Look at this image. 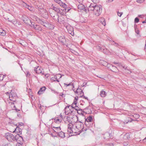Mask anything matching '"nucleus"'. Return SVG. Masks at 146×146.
<instances>
[{
	"instance_id": "f257e3e1",
	"label": "nucleus",
	"mask_w": 146,
	"mask_h": 146,
	"mask_svg": "<svg viewBox=\"0 0 146 146\" xmlns=\"http://www.w3.org/2000/svg\"><path fill=\"white\" fill-rule=\"evenodd\" d=\"M86 130V128H85L84 127V124L81 121L77 122L74 124L70 123L68 125L67 131L70 133H77L78 132L80 133Z\"/></svg>"
},
{
	"instance_id": "f03ea898",
	"label": "nucleus",
	"mask_w": 146,
	"mask_h": 146,
	"mask_svg": "<svg viewBox=\"0 0 146 146\" xmlns=\"http://www.w3.org/2000/svg\"><path fill=\"white\" fill-rule=\"evenodd\" d=\"M89 11H93V14L97 16H99L102 11V7L101 5L91 3L88 7Z\"/></svg>"
},
{
	"instance_id": "7ed1b4c3",
	"label": "nucleus",
	"mask_w": 146,
	"mask_h": 146,
	"mask_svg": "<svg viewBox=\"0 0 146 146\" xmlns=\"http://www.w3.org/2000/svg\"><path fill=\"white\" fill-rule=\"evenodd\" d=\"M40 24L50 29H52L54 28V26L53 25L50 23L46 21H44L43 20H42Z\"/></svg>"
},
{
	"instance_id": "20e7f679",
	"label": "nucleus",
	"mask_w": 146,
	"mask_h": 146,
	"mask_svg": "<svg viewBox=\"0 0 146 146\" xmlns=\"http://www.w3.org/2000/svg\"><path fill=\"white\" fill-rule=\"evenodd\" d=\"M65 113L66 115H70L72 114L74 110L72 106L66 107L64 109Z\"/></svg>"
},
{
	"instance_id": "39448f33",
	"label": "nucleus",
	"mask_w": 146,
	"mask_h": 146,
	"mask_svg": "<svg viewBox=\"0 0 146 146\" xmlns=\"http://www.w3.org/2000/svg\"><path fill=\"white\" fill-rule=\"evenodd\" d=\"M5 137L9 141H13L14 138V135L11 133L9 132L6 133L5 134Z\"/></svg>"
},
{
	"instance_id": "423d86ee",
	"label": "nucleus",
	"mask_w": 146,
	"mask_h": 146,
	"mask_svg": "<svg viewBox=\"0 0 146 146\" xmlns=\"http://www.w3.org/2000/svg\"><path fill=\"white\" fill-rule=\"evenodd\" d=\"M32 20L34 21H36L37 22L40 24L42 21V19H40L37 17L36 16L34 15H31L30 16Z\"/></svg>"
},
{
	"instance_id": "0eeeda50",
	"label": "nucleus",
	"mask_w": 146,
	"mask_h": 146,
	"mask_svg": "<svg viewBox=\"0 0 146 146\" xmlns=\"http://www.w3.org/2000/svg\"><path fill=\"white\" fill-rule=\"evenodd\" d=\"M30 26L31 27L38 31H41L42 30L41 27L40 26L36 24L35 25L34 23H31Z\"/></svg>"
},
{
	"instance_id": "6e6552de",
	"label": "nucleus",
	"mask_w": 146,
	"mask_h": 146,
	"mask_svg": "<svg viewBox=\"0 0 146 146\" xmlns=\"http://www.w3.org/2000/svg\"><path fill=\"white\" fill-rule=\"evenodd\" d=\"M16 140L18 142L19 141H21L23 140V138L22 136L19 135V134H17L15 136L14 135V138L13 141Z\"/></svg>"
},
{
	"instance_id": "1a4fd4ad",
	"label": "nucleus",
	"mask_w": 146,
	"mask_h": 146,
	"mask_svg": "<svg viewBox=\"0 0 146 146\" xmlns=\"http://www.w3.org/2000/svg\"><path fill=\"white\" fill-rule=\"evenodd\" d=\"M51 130L52 129V130L53 131V132H54L56 133L57 135L58 133H59V132L60 131L61 129L60 127H53L52 128L50 129Z\"/></svg>"
},
{
	"instance_id": "9d476101",
	"label": "nucleus",
	"mask_w": 146,
	"mask_h": 146,
	"mask_svg": "<svg viewBox=\"0 0 146 146\" xmlns=\"http://www.w3.org/2000/svg\"><path fill=\"white\" fill-rule=\"evenodd\" d=\"M51 135L52 136L55 137H56L57 136H58L62 138H64L65 137V133L62 131L61 130L59 132V133L57 135L56 134L54 135H53V134L52 133L51 134Z\"/></svg>"
},
{
	"instance_id": "9b49d317",
	"label": "nucleus",
	"mask_w": 146,
	"mask_h": 146,
	"mask_svg": "<svg viewBox=\"0 0 146 146\" xmlns=\"http://www.w3.org/2000/svg\"><path fill=\"white\" fill-rule=\"evenodd\" d=\"M41 70L42 68H35V71L37 74H42V75H44V74L43 72H42Z\"/></svg>"
},
{
	"instance_id": "f8f14e48",
	"label": "nucleus",
	"mask_w": 146,
	"mask_h": 146,
	"mask_svg": "<svg viewBox=\"0 0 146 146\" xmlns=\"http://www.w3.org/2000/svg\"><path fill=\"white\" fill-rule=\"evenodd\" d=\"M109 67L110 70L113 72H117L118 70L117 68L115 66L111 64L110 65Z\"/></svg>"
},
{
	"instance_id": "ddd939ff",
	"label": "nucleus",
	"mask_w": 146,
	"mask_h": 146,
	"mask_svg": "<svg viewBox=\"0 0 146 146\" xmlns=\"http://www.w3.org/2000/svg\"><path fill=\"white\" fill-rule=\"evenodd\" d=\"M39 13L41 14V15L42 16H44V15H47V13L46 12V11L44 9H42L41 10H39Z\"/></svg>"
},
{
	"instance_id": "4468645a",
	"label": "nucleus",
	"mask_w": 146,
	"mask_h": 146,
	"mask_svg": "<svg viewBox=\"0 0 146 146\" xmlns=\"http://www.w3.org/2000/svg\"><path fill=\"white\" fill-rule=\"evenodd\" d=\"M46 88L44 86H43L40 88V90H39L38 92V94L40 95L42 94L46 90Z\"/></svg>"
},
{
	"instance_id": "2eb2a0df",
	"label": "nucleus",
	"mask_w": 146,
	"mask_h": 146,
	"mask_svg": "<svg viewBox=\"0 0 146 146\" xmlns=\"http://www.w3.org/2000/svg\"><path fill=\"white\" fill-rule=\"evenodd\" d=\"M57 18L58 22L60 23H62L64 22L63 18L61 16L60 18L59 17L58 15H56Z\"/></svg>"
},
{
	"instance_id": "dca6fc26",
	"label": "nucleus",
	"mask_w": 146,
	"mask_h": 146,
	"mask_svg": "<svg viewBox=\"0 0 146 146\" xmlns=\"http://www.w3.org/2000/svg\"><path fill=\"white\" fill-rule=\"evenodd\" d=\"M25 5H24V6H25L26 8L28 9L29 10L31 11H34V7L30 6L29 5H27L25 3H24Z\"/></svg>"
},
{
	"instance_id": "f3484780",
	"label": "nucleus",
	"mask_w": 146,
	"mask_h": 146,
	"mask_svg": "<svg viewBox=\"0 0 146 146\" xmlns=\"http://www.w3.org/2000/svg\"><path fill=\"white\" fill-rule=\"evenodd\" d=\"M98 21L100 22L104 26H105L106 25L105 19L104 18H101L98 19Z\"/></svg>"
},
{
	"instance_id": "a211bd4d",
	"label": "nucleus",
	"mask_w": 146,
	"mask_h": 146,
	"mask_svg": "<svg viewBox=\"0 0 146 146\" xmlns=\"http://www.w3.org/2000/svg\"><path fill=\"white\" fill-rule=\"evenodd\" d=\"M71 119L72 120V121L74 122H75V123H76L77 122H78V117L76 115L73 116L72 117H71Z\"/></svg>"
},
{
	"instance_id": "6ab92c4d",
	"label": "nucleus",
	"mask_w": 146,
	"mask_h": 146,
	"mask_svg": "<svg viewBox=\"0 0 146 146\" xmlns=\"http://www.w3.org/2000/svg\"><path fill=\"white\" fill-rule=\"evenodd\" d=\"M51 8L57 12L58 13L60 11L59 8L56 6H55L53 5H52Z\"/></svg>"
},
{
	"instance_id": "aec40b11",
	"label": "nucleus",
	"mask_w": 146,
	"mask_h": 146,
	"mask_svg": "<svg viewBox=\"0 0 146 146\" xmlns=\"http://www.w3.org/2000/svg\"><path fill=\"white\" fill-rule=\"evenodd\" d=\"M90 122H88V121L85 119V125L86 126V127L85 128H86V130L88 129L90 127Z\"/></svg>"
},
{
	"instance_id": "412c9836",
	"label": "nucleus",
	"mask_w": 146,
	"mask_h": 146,
	"mask_svg": "<svg viewBox=\"0 0 146 146\" xmlns=\"http://www.w3.org/2000/svg\"><path fill=\"white\" fill-rule=\"evenodd\" d=\"M100 96L102 97H104L106 95V93L104 90H102L100 94Z\"/></svg>"
},
{
	"instance_id": "4be33fe9",
	"label": "nucleus",
	"mask_w": 146,
	"mask_h": 146,
	"mask_svg": "<svg viewBox=\"0 0 146 146\" xmlns=\"http://www.w3.org/2000/svg\"><path fill=\"white\" fill-rule=\"evenodd\" d=\"M85 119L88 121V122H90L91 123V122L93 121V119L92 117L91 116H90L89 117H88L87 118H85Z\"/></svg>"
},
{
	"instance_id": "5701e85b",
	"label": "nucleus",
	"mask_w": 146,
	"mask_h": 146,
	"mask_svg": "<svg viewBox=\"0 0 146 146\" xmlns=\"http://www.w3.org/2000/svg\"><path fill=\"white\" fill-rule=\"evenodd\" d=\"M72 106L74 109V108L75 110L77 111L79 110L80 109V108H79L77 105V104H74H74H72Z\"/></svg>"
},
{
	"instance_id": "b1692460",
	"label": "nucleus",
	"mask_w": 146,
	"mask_h": 146,
	"mask_svg": "<svg viewBox=\"0 0 146 146\" xmlns=\"http://www.w3.org/2000/svg\"><path fill=\"white\" fill-rule=\"evenodd\" d=\"M61 119H59L58 117H56L54 119V121L56 123L59 124L62 121Z\"/></svg>"
},
{
	"instance_id": "393cba45",
	"label": "nucleus",
	"mask_w": 146,
	"mask_h": 146,
	"mask_svg": "<svg viewBox=\"0 0 146 146\" xmlns=\"http://www.w3.org/2000/svg\"><path fill=\"white\" fill-rule=\"evenodd\" d=\"M77 111V113L78 114H79L81 116H82L83 118L84 119H85V116H84L83 113V111L82 110H79Z\"/></svg>"
},
{
	"instance_id": "a878e982",
	"label": "nucleus",
	"mask_w": 146,
	"mask_h": 146,
	"mask_svg": "<svg viewBox=\"0 0 146 146\" xmlns=\"http://www.w3.org/2000/svg\"><path fill=\"white\" fill-rule=\"evenodd\" d=\"M9 103H11V107L12 108V109L13 110H16L17 111H19L20 110H17V109L16 108V107L14 105V104L13 102H9Z\"/></svg>"
},
{
	"instance_id": "bb28decb",
	"label": "nucleus",
	"mask_w": 146,
	"mask_h": 146,
	"mask_svg": "<svg viewBox=\"0 0 146 146\" xmlns=\"http://www.w3.org/2000/svg\"><path fill=\"white\" fill-rule=\"evenodd\" d=\"M82 3H80L78 6V7L80 9H83L84 8V5H83Z\"/></svg>"
},
{
	"instance_id": "cd10ccee",
	"label": "nucleus",
	"mask_w": 146,
	"mask_h": 146,
	"mask_svg": "<svg viewBox=\"0 0 146 146\" xmlns=\"http://www.w3.org/2000/svg\"><path fill=\"white\" fill-rule=\"evenodd\" d=\"M6 32L2 29H0V35L3 36L5 35Z\"/></svg>"
},
{
	"instance_id": "c85d7f7f",
	"label": "nucleus",
	"mask_w": 146,
	"mask_h": 146,
	"mask_svg": "<svg viewBox=\"0 0 146 146\" xmlns=\"http://www.w3.org/2000/svg\"><path fill=\"white\" fill-rule=\"evenodd\" d=\"M65 118L67 120V121H68V122L70 123L72 122L71 117H70V116H66L65 117Z\"/></svg>"
},
{
	"instance_id": "c756f323",
	"label": "nucleus",
	"mask_w": 146,
	"mask_h": 146,
	"mask_svg": "<svg viewBox=\"0 0 146 146\" xmlns=\"http://www.w3.org/2000/svg\"><path fill=\"white\" fill-rule=\"evenodd\" d=\"M60 6H62L63 7L65 8H66L67 6V5L64 3H62L61 1L59 3Z\"/></svg>"
},
{
	"instance_id": "7c9ffc66",
	"label": "nucleus",
	"mask_w": 146,
	"mask_h": 146,
	"mask_svg": "<svg viewBox=\"0 0 146 146\" xmlns=\"http://www.w3.org/2000/svg\"><path fill=\"white\" fill-rule=\"evenodd\" d=\"M51 79V80H53L54 81L56 80L57 82H59L58 79H57V76H55L54 77H52Z\"/></svg>"
},
{
	"instance_id": "2f4dec72",
	"label": "nucleus",
	"mask_w": 146,
	"mask_h": 146,
	"mask_svg": "<svg viewBox=\"0 0 146 146\" xmlns=\"http://www.w3.org/2000/svg\"><path fill=\"white\" fill-rule=\"evenodd\" d=\"M64 84L65 85H66V86H71V88L72 89L73 88H74V86L73 85V84L72 83H70L69 84H66L65 83H64Z\"/></svg>"
},
{
	"instance_id": "473e14b6",
	"label": "nucleus",
	"mask_w": 146,
	"mask_h": 146,
	"mask_svg": "<svg viewBox=\"0 0 146 146\" xmlns=\"http://www.w3.org/2000/svg\"><path fill=\"white\" fill-rule=\"evenodd\" d=\"M68 32L69 34H70L72 36L74 35V32L73 31V29L72 28L71 29V30H68Z\"/></svg>"
},
{
	"instance_id": "72a5a7b5",
	"label": "nucleus",
	"mask_w": 146,
	"mask_h": 146,
	"mask_svg": "<svg viewBox=\"0 0 146 146\" xmlns=\"http://www.w3.org/2000/svg\"><path fill=\"white\" fill-rule=\"evenodd\" d=\"M74 91L75 92V93L78 94L80 93V92H82V90L80 88H78L75 91L74 90Z\"/></svg>"
},
{
	"instance_id": "f704fd0d",
	"label": "nucleus",
	"mask_w": 146,
	"mask_h": 146,
	"mask_svg": "<svg viewBox=\"0 0 146 146\" xmlns=\"http://www.w3.org/2000/svg\"><path fill=\"white\" fill-rule=\"evenodd\" d=\"M36 8L38 9L39 11V10H41L42 9H44L43 7V6H41V5H36Z\"/></svg>"
},
{
	"instance_id": "c9c22d12",
	"label": "nucleus",
	"mask_w": 146,
	"mask_h": 146,
	"mask_svg": "<svg viewBox=\"0 0 146 146\" xmlns=\"http://www.w3.org/2000/svg\"><path fill=\"white\" fill-rule=\"evenodd\" d=\"M78 97L77 96L76 97L74 100V102L72 104H74H74H77V101L78 100Z\"/></svg>"
},
{
	"instance_id": "e433bc0d",
	"label": "nucleus",
	"mask_w": 146,
	"mask_h": 146,
	"mask_svg": "<svg viewBox=\"0 0 146 146\" xmlns=\"http://www.w3.org/2000/svg\"><path fill=\"white\" fill-rule=\"evenodd\" d=\"M125 72L127 73L130 74L131 72V71L129 70L127 67L125 68Z\"/></svg>"
},
{
	"instance_id": "4c0bfd02",
	"label": "nucleus",
	"mask_w": 146,
	"mask_h": 146,
	"mask_svg": "<svg viewBox=\"0 0 146 146\" xmlns=\"http://www.w3.org/2000/svg\"><path fill=\"white\" fill-rule=\"evenodd\" d=\"M103 52L105 54H107L108 53V51L107 49H104L103 51Z\"/></svg>"
},
{
	"instance_id": "58836bf2",
	"label": "nucleus",
	"mask_w": 146,
	"mask_h": 146,
	"mask_svg": "<svg viewBox=\"0 0 146 146\" xmlns=\"http://www.w3.org/2000/svg\"><path fill=\"white\" fill-rule=\"evenodd\" d=\"M139 21V19L137 17H136L134 20V22L135 23H138Z\"/></svg>"
},
{
	"instance_id": "ea45409f",
	"label": "nucleus",
	"mask_w": 146,
	"mask_h": 146,
	"mask_svg": "<svg viewBox=\"0 0 146 146\" xmlns=\"http://www.w3.org/2000/svg\"><path fill=\"white\" fill-rule=\"evenodd\" d=\"M64 40V38H63V37L62 38V37H61L59 38V40L62 42H63Z\"/></svg>"
},
{
	"instance_id": "a19ab883",
	"label": "nucleus",
	"mask_w": 146,
	"mask_h": 146,
	"mask_svg": "<svg viewBox=\"0 0 146 146\" xmlns=\"http://www.w3.org/2000/svg\"><path fill=\"white\" fill-rule=\"evenodd\" d=\"M124 137H126L128 139L129 137V134L128 133L124 135Z\"/></svg>"
},
{
	"instance_id": "79ce46f5",
	"label": "nucleus",
	"mask_w": 146,
	"mask_h": 146,
	"mask_svg": "<svg viewBox=\"0 0 146 146\" xmlns=\"http://www.w3.org/2000/svg\"><path fill=\"white\" fill-rule=\"evenodd\" d=\"M144 0H137V2L139 3H142L144 2Z\"/></svg>"
},
{
	"instance_id": "37998d69",
	"label": "nucleus",
	"mask_w": 146,
	"mask_h": 146,
	"mask_svg": "<svg viewBox=\"0 0 146 146\" xmlns=\"http://www.w3.org/2000/svg\"><path fill=\"white\" fill-rule=\"evenodd\" d=\"M135 33L137 34H139V30L137 28H135Z\"/></svg>"
},
{
	"instance_id": "c03bdc74",
	"label": "nucleus",
	"mask_w": 146,
	"mask_h": 146,
	"mask_svg": "<svg viewBox=\"0 0 146 146\" xmlns=\"http://www.w3.org/2000/svg\"><path fill=\"white\" fill-rule=\"evenodd\" d=\"M56 15H56L55 16L53 15H51V17H52L53 19L54 20H56V19H57V18L56 17Z\"/></svg>"
},
{
	"instance_id": "a18cd8bd",
	"label": "nucleus",
	"mask_w": 146,
	"mask_h": 146,
	"mask_svg": "<svg viewBox=\"0 0 146 146\" xmlns=\"http://www.w3.org/2000/svg\"><path fill=\"white\" fill-rule=\"evenodd\" d=\"M11 23H13L14 25H16L17 23V22L16 21V20H13L11 21Z\"/></svg>"
},
{
	"instance_id": "49530a36",
	"label": "nucleus",
	"mask_w": 146,
	"mask_h": 146,
	"mask_svg": "<svg viewBox=\"0 0 146 146\" xmlns=\"http://www.w3.org/2000/svg\"><path fill=\"white\" fill-rule=\"evenodd\" d=\"M13 97V96L12 94H11L9 95V98L11 100H12Z\"/></svg>"
},
{
	"instance_id": "de8ad7c7",
	"label": "nucleus",
	"mask_w": 146,
	"mask_h": 146,
	"mask_svg": "<svg viewBox=\"0 0 146 146\" xmlns=\"http://www.w3.org/2000/svg\"><path fill=\"white\" fill-rule=\"evenodd\" d=\"M110 40V41H112L113 43V44H116V46H117V45H118V44L117 43H116L114 41L112 40L111 39V40Z\"/></svg>"
},
{
	"instance_id": "09e8293b",
	"label": "nucleus",
	"mask_w": 146,
	"mask_h": 146,
	"mask_svg": "<svg viewBox=\"0 0 146 146\" xmlns=\"http://www.w3.org/2000/svg\"><path fill=\"white\" fill-rule=\"evenodd\" d=\"M133 116L134 117L137 118H138L139 117V115L137 114H134V115H133Z\"/></svg>"
},
{
	"instance_id": "8fccbe9b",
	"label": "nucleus",
	"mask_w": 146,
	"mask_h": 146,
	"mask_svg": "<svg viewBox=\"0 0 146 146\" xmlns=\"http://www.w3.org/2000/svg\"><path fill=\"white\" fill-rule=\"evenodd\" d=\"M97 48L99 50H102V49L101 46H100L99 45H98L96 46Z\"/></svg>"
},
{
	"instance_id": "3c124183",
	"label": "nucleus",
	"mask_w": 146,
	"mask_h": 146,
	"mask_svg": "<svg viewBox=\"0 0 146 146\" xmlns=\"http://www.w3.org/2000/svg\"><path fill=\"white\" fill-rule=\"evenodd\" d=\"M122 14L123 13L122 12L119 13L118 11L117 12V15L119 17H121V16Z\"/></svg>"
},
{
	"instance_id": "603ef678",
	"label": "nucleus",
	"mask_w": 146,
	"mask_h": 146,
	"mask_svg": "<svg viewBox=\"0 0 146 146\" xmlns=\"http://www.w3.org/2000/svg\"><path fill=\"white\" fill-rule=\"evenodd\" d=\"M51 91L54 93H56H56H57L58 92H57L55 90H54L53 89H51Z\"/></svg>"
},
{
	"instance_id": "864d4df0",
	"label": "nucleus",
	"mask_w": 146,
	"mask_h": 146,
	"mask_svg": "<svg viewBox=\"0 0 146 146\" xmlns=\"http://www.w3.org/2000/svg\"><path fill=\"white\" fill-rule=\"evenodd\" d=\"M79 3H82L83 1L84 0H76Z\"/></svg>"
},
{
	"instance_id": "5fc2aeb1",
	"label": "nucleus",
	"mask_w": 146,
	"mask_h": 146,
	"mask_svg": "<svg viewBox=\"0 0 146 146\" xmlns=\"http://www.w3.org/2000/svg\"><path fill=\"white\" fill-rule=\"evenodd\" d=\"M55 2L58 3V4L60 3V0H54Z\"/></svg>"
},
{
	"instance_id": "6e6d98bb",
	"label": "nucleus",
	"mask_w": 146,
	"mask_h": 146,
	"mask_svg": "<svg viewBox=\"0 0 146 146\" xmlns=\"http://www.w3.org/2000/svg\"><path fill=\"white\" fill-rule=\"evenodd\" d=\"M27 75H26L27 76H29L30 75V73L28 72H27Z\"/></svg>"
},
{
	"instance_id": "4d7b16f0",
	"label": "nucleus",
	"mask_w": 146,
	"mask_h": 146,
	"mask_svg": "<svg viewBox=\"0 0 146 146\" xmlns=\"http://www.w3.org/2000/svg\"><path fill=\"white\" fill-rule=\"evenodd\" d=\"M78 94H81V95H82V94H83V91H82V92H80V93H79Z\"/></svg>"
},
{
	"instance_id": "13d9d810",
	"label": "nucleus",
	"mask_w": 146,
	"mask_h": 146,
	"mask_svg": "<svg viewBox=\"0 0 146 146\" xmlns=\"http://www.w3.org/2000/svg\"><path fill=\"white\" fill-rule=\"evenodd\" d=\"M23 125V123H19V125H18L19 126H21Z\"/></svg>"
},
{
	"instance_id": "bf43d9fd",
	"label": "nucleus",
	"mask_w": 146,
	"mask_h": 146,
	"mask_svg": "<svg viewBox=\"0 0 146 146\" xmlns=\"http://www.w3.org/2000/svg\"><path fill=\"white\" fill-rule=\"evenodd\" d=\"M5 77V75H3L2 78L1 79V80H3Z\"/></svg>"
},
{
	"instance_id": "052dcab7",
	"label": "nucleus",
	"mask_w": 146,
	"mask_h": 146,
	"mask_svg": "<svg viewBox=\"0 0 146 146\" xmlns=\"http://www.w3.org/2000/svg\"><path fill=\"white\" fill-rule=\"evenodd\" d=\"M113 0H108L107 1L108 2H111L113 1Z\"/></svg>"
},
{
	"instance_id": "680f3d73",
	"label": "nucleus",
	"mask_w": 146,
	"mask_h": 146,
	"mask_svg": "<svg viewBox=\"0 0 146 146\" xmlns=\"http://www.w3.org/2000/svg\"><path fill=\"white\" fill-rule=\"evenodd\" d=\"M8 144H3L2 145V146H8Z\"/></svg>"
},
{
	"instance_id": "e2e57ef3",
	"label": "nucleus",
	"mask_w": 146,
	"mask_h": 146,
	"mask_svg": "<svg viewBox=\"0 0 146 146\" xmlns=\"http://www.w3.org/2000/svg\"><path fill=\"white\" fill-rule=\"evenodd\" d=\"M142 23H146V19L145 20V21H143L142 22Z\"/></svg>"
},
{
	"instance_id": "0e129e2a",
	"label": "nucleus",
	"mask_w": 146,
	"mask_h": 146,
	"mask_svg": "<svg viewBox=\"0 0 146 146\" xmlns=\"http://www.w3.org/2000/svg\"><path fill=\"white\" fill-rule=\"evenodd\" d=\"M86 84H87L86 83L85 84L84 83H83V84H82V86L83 87Z\"/></svg>"
},
{
	"instance_id": "69168bd1",
	"label": "nucleus",
	"mask_w": 146,
	"mask_h": 146,
	"mask_svg": "<svg viewBox=\"0 0 146 146\" xmlns=\"http://www.w3.org/2000/svg\"><path fill=\"white\" fill-rule=\"evenodd\" d=\"M19 128V127H16V129H15V130L13 131V132H14L16 130V129H18Z\"/></svg>"
},
{
	"instance_id": "338daca9",
	"label": "nucleus",
	"mask_w": 146,
	"mask_h": 146,
	"mask_svg": "<svg viewBox=\"0 0 146 146\" xmlns=\"http://www.w3.org/2000/svg\"><path fill=\"white\" fill-rule=\"evenodd\" d=\"M8 21H9V22H11V21H10L9 19V18H8Z\"/></svg>"
},
{
	"instance_id": "774afa93",
	"label": "nucleus",
	"mask_w": 146,
	"mask_h": 146,
	"mask_svg": "<svg viewBox=\"0 0 146 146\" xmlns=\"http://www.w3.org/2000/svg\"><path fill=\"white\" fill-rule=\"evenodd\" d=\"M127 145V143L126 144H125V143H124L123 144V145Z\"/></svg>"
}]
</instances>
